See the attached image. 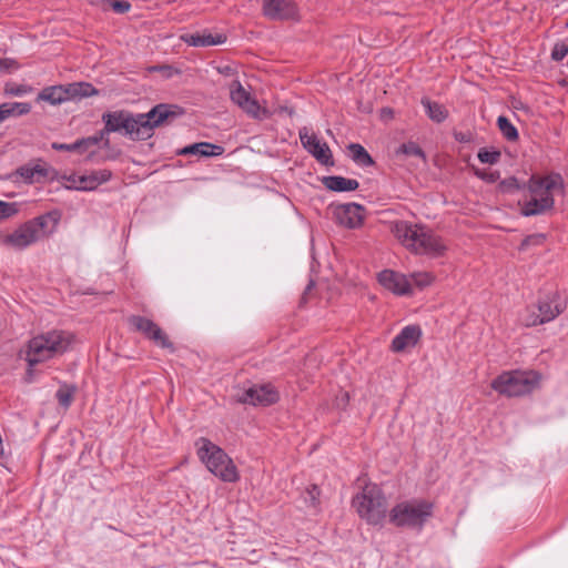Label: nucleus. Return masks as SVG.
I'll return each instance as SVG.
<instances>
[{
    "instance_id": "obj_1",
    "label": "nucleus",
    "mask_w": 568,
    "mask_h": 568,
    "mask_svg": "<svg viewBox=\"0 0 568 568\" xmlns=\"http://www.w3.org/2000/svg\"><path fill=\"white\" fill-rule=\"evenodd\" d=\"M392 231L404 246L416 254L439 257L447 250L443 239L426 226L398 221L394 224Z\"/></svg>"
},
{
    "instance_id": "obj_2",
    "label": "nucleus",
    "mask_w": 568,
    "mask_h": 568,
    "mask_svg": "<svg viewBox=\"0 0 568 568\" xmlns=\"http://www.w3.org/2000/svg\"><path fill=\"white\" fill-rule=\"evenodd\" d=\"M73 339L74 335L63 329H52L32 337L26 352L28 376H31L36 365L64 354Z\"/></svg>"
},
{
    "instance_id": "obj_3",
    "label": "nucleus",
    "mask_w": 568,
    "mask_h": 568,
    "mask_svg": "<svg viewBox=\"0 0 568 568\" xmlns=\"http://www.w3.org/2000/svg\"><path fill=\"white\" fill-rule=\"evenodd\" d=\"M435 505L426 499H412L396 504L389 511V523L398 528L420 531L433 517Z\"/></svg>"
},
{
    "instance_id": "obj_4",
    "label": "nucleus",
    "mask_w": 568,
    "mask_h": 568,
    "mask_svg": "<svg viewBox=\"0 0 568 568\" xmlns=\"http://www.w3.org/2000/svg\"><path fill=\"white\" fill-rule=\"evenodd\" d=\"M142 113H133L125 109L106 111L101 120L104 125V132L118 133L131 141L148 140Z\"/></svg>"
},
{
    "instance_id": "obj_5",
    "label": "nucleus",
    "mask_w": 568,
    "mask_h": 568,
    "mask_svg": "<svg viewBox=\"0 0 568 568\" xmlns=\"http://www.w3.org/2000/svg\"><path fill=\"white\" fill-rule=\"evenodd\" d=\"M195 445L200 459L212 474L227 483L239 479L236 466L221 447L205 437H200Z\"/></svg>"
},
{
    "instance_id": "obj_6",
    "label": "nucleus",
    "mask_w": 568,
    "mask_h": 568,
    "mask_svg": "<svg viewBox=\"0 0 568 568\" xmlns=\"http://www.w3.org/2000/svg\"><path fill=\"white\" fill-rule=\"evenodd\" d=\"M540 383V375L535 371L503 372L493 379L490 386L506 397L525 396L535 390Z\"/></svg>"
},
{
    "instance_id": "obj_7",
    "label": "nucleus",
    "mask_w": 568,
    "mask_h": 568,
    "mask_svg": "<svg viewBox=\"0 0 568 568\" xmlns=\"http://www.w3.org/2000/svg\"><path fill=\"white\" fill-rule=\"evenodd\" d=\"M359 517L369 525H379L386 517L387 499L376 484H367L352 500Z\"/></svg>"
},
{
    "instance_id": "obj_8",
    "label": "nucleus",
    "mask_w": 568,
    "mask_h": 568,
    "mask_svg": "<svg viewBox=\"0 0 568 568\" xmlns=\"http://www.w3.org/2000/svg\"><path fill=\"white\" fill-rule=\"evenodd\" d=\"M98 94L99 90L95 89L93 84L81 81L45 87L39 92L37 101H45L52 105H57L65 101L81 100Z\"/></svg>"
},
{
    "instance_id": "obj_9",
    "label": "nucleus",
    "mask_w": 568,
    "mask_h": 568,
    "mask_svg": "<svg viewBox=\"0 0 568 568\" xmlns=\"http://www.w3.org/2000/svg\"><path fill=\"white\" fill-rule=\"evenodd\" d=\"M183 114L182 106L169 103L155 104L150 111L142 113L148 140L153 136L156 128L170 125Z\"/></svg>"
},
{
    "instance_id": "obj_10",
    "label": "nucleus",
    "mask_w": 568,
    "mask_h": 568,
    "mask_svg": "<svg viewBox=\"0 0 568 568\" xmlns=\"http://www.w3.org/2000/svg\"><path fill=\"white\" fill-rule=\"evenodd\" d=\"M128 323L134 331L141 333L155 345L170 349L171 352L175 351L173 343L169 339V336L152 320L141 315H131L128 318Z\"/></svg>"
},
{
    "instance_id": "obj_11",
    "label": "nucleus",
    "mask_w": 568,
    "mask_h": 568,
    "mask_svg": "<svg viewBox=\"0 0 568 568\" xmlns=\"http://www.w3.org/2000/svg\"><path fill=\"white\" fill-rule=\"evenodd\" d=\"M230 98L233 103L240 106L246 114L253 119L262 120L267 115V110L262 109L256 99L244 89L239 80H234L230 85Z\"/></svg>"
},
{
    "instance_id": "obj_12",
    "label": "nucleus",
    "mask_w": 568,
    "mask_h": 568,
    "mask_svg": "<svg viewBox=\"0 0 568 568\" xmlns=\"http://www.w3.org/2000/svg\"><path fill=\"white\" fill-rule=\"evenodd\" d=\"M40 162L41 160H38L36 164L28 163L19 166L11 173L10 178H20L27 184L43 183L48 180L53 181L58 172L53 168Z\"/></svg>"
},
{
    "instance_id": "obj_13",
    "label": "nucleus",
    "mask_w": 568,
    "mask_h": 568,
    "mask_svg": "<svg viewBox=\"0 0 568 568\" xmlns=\"http://www.w3.org/2000/svg\"><path fill=\"white\" fill-rule=\"evenodd\" d=\"M263 14L273 21L297 19L298 12L294 0H263Z\"/></svg>"
},
{
    "instance_id": "obj_14",
    "label": "nucleus",
    "mask_w": 568,
    "mask_h": 568,
    "mask_svg": "<svg viewBox=\"0 0 568 568\" xmlns=\"http://www.w3.org/2000/svg\"><path fill=\"white\" fill-rule=\"evenodd\" d=\"M333 215L337 224L347 229H357L364 221V206L346 203L333 206Z\"/></svg>"
},
{
    "instance_id": "obj_15",
    "label": "nucleus",
    "mask_w": 568,
    "mask_h": 568,
    "mask_svg": "<svg viewBox=\"0 0 568 568\" xmlns=\"http://www.w3.org/2000/svg\"><path fill=\"white\" fill-rule=\"evenodd\" d=\"M300 139L303 148L312 154L321 164L334 165V160L328 145L322 143L315 134H308L307 129L300 130Z\"/></svg>"
},
{
    "instance_id": "obj_16",
    "label": "nucleus",
    "mask_w": 568,
    "mask_h": 568,
    "mask_svg": "<svg viewBox=\"0 0 568 568\" xmlns=\"http://www.w3.org/2000/svg\"><path fill=\"white\" fill-rule=\"evenodd\" d=\"M378 283L395 295L403 296L412 294V285L408 278L395 271L384 270L378 273Z\"/></svg>"
},
{
    "instance_id": "obj_17",
    "label": "nucleus",
    "mask_w": 568,
    "mask_h": 568,
    "mask_svg": "<svg viewBox=\"0 0 568 568\" xmlns=\"http://www.w3.org/2000/svg\"><path fill=\"white\" fill-rule=\"evenodd\" d=\"M278 398V393L274 387L261 385L246 389L240 400L244 404L268 406L275 404Z\"/></svg>"
},
{
    "instance_id": "obj_18",
    "label": "nucleus",
    "mask_w": 568,
    "mask_h": 568,
    "mask_svg": "<svg viewBox=\"0 0 568 568\" xmlns=\"http://www.w3.org/2000/svg\"><path fill=\"white\" fill-rule=\"evenodd\" d=\"M536 307L544 321L548 323L565 311L566 302L561 300L558 292H551L539 298Z\"/></svg>"
},
{
    "instance_id": "obj_19",
    "label": "nucleus",
    "mask_w": 568,
    "mask_h": 568,
    "mask_svg": "<svg viewBox=\"0 0 568 568\" xmlns=\"http://www.w3.org/2000/svg\"><path fill=\"white\" fill-rule=\"evenodd\" d=\"M559 186L564 189L562 179L559 174L539 178L531 175L526 183V189L535 196L541 197V194L552 195L551 191Z\"/></svg>"
},
{
    "instance_id": "obj_20",
    "label": "nucleus",
    "mask_w": 568,
    "mask_h": 568,
    "mask_svg": "<svg viewBox=\"0 0 568 568\" xmlns=\"http://www.w3.org/2000/svg\"><path fill=\"white\" fill-rule=\"evenodd\" d=\"M38 241V234L31 229L28 222L23 223L12 233L6 235L3 243L18 250H23Z\"/></svg>"
},
{
    "instance_id": "obj_21",
    "label": "nucleus",
    "mask_w": 568,
    "mask_h": 568,
    "mask_svg": "<svg viewBox=\"0 0 568 568\" xmlns=\"http://www.w3.org/2000/svg\"><path fill=\"white\" fill-rule=\"evenodd\" d=\"M422 336V329L418 325L405 326L392 341L390 349L399 353L407 347L415 346Z\"/></svg>"
},
{
    "instance_id": "obj_22",
    "label": "nucleus",
    "mask_w": 568,
    "mask_h": 568,
    "mask_svg": "<svg viewBox=\"0 0 568 568\" xmlns=\"http://www.w3.org/2000/svg\"><path fill=\"white\" fill-rule=\"evenodd\" d=\"M112 178V172L110 170H97L91 172L88 175H81L78 178H69L73 183L78 182V185L74 186L75 190L79 191H93L102 183L108 182Z\"/></svg>"
},
{
    "instance_id": "obj_23",
    "label": "nucleus",
    "mask_w": 568,
    "mask_h": 568,
    "mask_svg": "<svg viewBox=\"0 0 568 568\" xmlns=\"http://www.w3.org/2000/svg\"><path fill=\"white\" fill-rule=\"evenodd\" d=\"M555 206L554 195L541 194V197L534 196L529 201L524 202L520 213L524 216L541 215L551 211Z\"/></svg>"
},
{
    "instance_id": "obj_24",
    "label": "nucleus",
    "mask_w": 568,
    "mask_h": 568,
    "mask_svg": "<svg viewBox=\"0 0 568 568\" xmlns=\"http://www.w3.org/2000/svg\"><path fill=\"white\" fill-rule=\"evenodd\" d=\"M60 217L61 214L59 211H51L28 221V224L31 226L34 233L38 234L39 240L41 236H45L52 233L59 223Z\"/></svg>"
},
{
    "instance_id": "obj_25",
    "label": "nucleus",
    "mask_w": 568,
    "mask_h": 568,
    "mask_svg": "<svg viewBox=\"0 0 568 568\" xmlns=\"http://www.w3.org/2000/svg\"><path fill=\"white\" fill-rule=\"evenodd\" d=\"M224 148L211 142H196L186 145L176 151L178 155H199L202 158L220 156L224 153Z\"/></svg>"
},
{
    "instance_id": "obj_26",
    "label": "nucleus",
    "mask_w": 568,
    "mask_h": 568,
    "mask_svg": "<svg viewBox=\"0 0 568 568\" xmlns=\"http://www.w3.org/2000/svg\"><path fill=\"white\" fill-rule=\"evenodd\" d=\"M187 45L205 48L222 44L226 41V36L217 33L213 36L207 30L203 32L186 33L181 38Z\"/></svg>"
},
{
    "instance_id": "obj_27",
    "label": "nucleus",
    "mask_w": 568,
    "mask_h": 568,
    "mask_svg": "<svg viewBox=\"0 0 568 568\" xmlns=\"http://www.w3.org/2000/svg\"><path fill=\"white\" fill-rule=\"evenodd\" d=\"M323 185L333 192H352L358 189L359 183L355 179H347L341 175H328L322 179Z\"/></svg>"
},
{
    "instance_id": "obj_28",
    "label": "nucleus",
    "mask_w": 568,
    "mask_h": 568,
    "mask_svg": "<svg viewBox=\"0 0 568 568\" xmlns=\"http://www.w3.org/2000/svg\"><path fill=\"white\" fill-rule=\"evenodd\" d=\"M420 103L425 108L426 114L435 123H443L449 115L448 110L440 103L424 97Z\"/></svg>"
},
{
    "instance_id": "obj_29",
    "label": "nucleus",
    "mask_w": 568,
    "mask_h": 568,
    "mask_svg": "<svg viewBox=\"0 0 568 568\" xmlns=\"http://www.w3.org/2000/svg\"><path fill=\"white\" fill-rule=\"evenodd\" d=\"M351 159L359 166H372L375 164L374 159L359 143H349L347 145Z\"/></svg>"
},
{
    "instance_id": "obj_30",
    "label": "nucleus",
    "mask_w": 568,
    "mask_h": 568,
    "mask_svg": "<svg viewBox=\"0 0 568 568\" xmlns=\"http://www.w3.org/2000/svg\"><path fill=\"white\" fill-rule=\"evenodd\" d=\"M497 126L503 136L509 142H516L519 139V133L516 126L505 115H499L497 119Z\"/></svg>"
},
{
    "instance_id": "obj_31",
    "label": "nucleus",
    "mask_w": 568,
    "mask_h": 568,
    "mask_svg": "<svg viewBox=\"0 0 568 568\" xmlns=\"http://www.w3.org/2000/svg\"><path fill=\"white\" fill-rule=\"evenodd\" d=\"M3 109L7 110V119L26 115L31 111V104L28 102H4L1 103Z\"/></svg>"
},
{
    "instance_id": "obj_32",
    "label": "nucleus",
    "mask_w": 568,
    "mask_h": 568,
    "mask_svg": "<svg viewBox=\"0 0 568 568\" xmlns=\"http://www.w3.org/2000/svg\"><path fill=\"white\" fill-rule=\"evenodd\" d=\"M396 154H404L406 156H416L422 159L424 162L427 161L426 153L424 150L414 141H408L399 145L396 150Z\"/></svg>"
},
{
    "instance_id": "obj_33",
    "label": "nucleus",
    "mask_w": 568,
    "mask_h": 568,
    "mask_svg": "<svg viewBox=\"0 0 568 568\" xmlns=\"http://www.w3.org/2000/svg\"><path fill=\"white\" fill-rule=\"evenodd\" d=\"M74 393H75V386L63 384L57 390L55 398L62 407L69 408L73 400Z\"/></svg>"
},
{
    "instance_id": "obj_34",
    "label": "nucleus",
    "mask_w": 568,
    "mask_h": 568,
    "mask_svg": "<svg viewBox=\"0 0 568 568\" xmlns=\"http://www.w3.org/2000/svg\"><path fill=\"white\" fill-rule=\"evenodd\" d=\"M526 183H520L517 178L509 176L501 180L498 184V190L501 193L513 194L517 191L525 190Z\"/></svg>"
},
{
    "instance_id": "obj_35",
    "label": "nucleus",
    "mask_w": 568,
    "mask_h": 568,
    "mask_svg": "<svg viewBox=\"0 0 568 568\" xmlns=\"http://www.w3.org/2000/svg\"><path fill=\"white\" fill-rule=\"evenodd\" d=\"M321 489L317 485L313 484L304 491L303 499L307 507L318 509L320 507Z\"/></svg>"
},
{
    "instance_id": "obj_36",
    "label": "nucleus",
    "mask_w": 568,
    "mask_h": 568,
    "mask_svg": "<svg viewBox=\"0 0 568 568\" xmlns=\"http://www.w3.org/2000/svg\"><path fill=\"white\" fill-rule=\"evenodd\" d=\"M102 10L112 9L115 13L123 14L130 11L131 3L126 0H101Z\"/></svg>"
},
{
    "instance_id": "obj_37",
    "label": "nucleus",
    "mask_w": 568,
    "mask_h": 568,
    "mask_svg": "<svg viewBox=\"0 0 568 568\" xmlns=\"http://www.w3.org/2000/svg\"><path fill=\"white\" fill-rule=\"evenodd\" d=\"M6 95L22 97L32 92V87L28 84H18L16 82H7L3 88Z\"/></svg>"
},
{
    "instance_id": "obj_38",
    "label": "nucleus",
    "mask_w": 568,
    "mask_h": 568,
    "mask_svg": "<svg viewBox=\"0 0 568 568\" xmlns=\"http://www.w3.org/2000/svg\"><path fill=\"white\" fill-rule=\"evenodd\" d=\"M477 158L481 163L496 164L501 158V153L496 149L481 148L477 153Z\"/></svg>"
},
{
    "instance_id": "obj_39",
    "label": "nucleus",
    "mask_w": 568,
    "mask_h": 568,
    "mask_svg": "<svg viewBox=\"0 0 568 568\" xmlns=\"http://www.w3.org/2000/svg\"><path fill=\"white\" fill-rule=\"evenodd\" d=\"M546 241V236L545 234H541V233H536V234H530V235H527L520 243L518 250L524 252L526 251L529 246H539V245H542Z\"/></svg>"
},
{
    "instance_id": "obj_40",
    "label": "nucleus",
    "mask_w": 568,
    "mask_h": 568,
    "mask_svg": "<svg viewBox=\"0 0 568 568\" xmlns=\"http://www.w3.org/2000/svg\"><path fill=\"white\" fill-rule=\"evenodd\" d=\"M109 135H110L109 132H104V126H103L94 135L84 138V140L87 142V145H89V148H91L93 145H98L100 142L103 143V148H109L110 146Z\"/></svg>"
},
{
    "instance_id": "obj_41",
    "label": "nucleus",
    "mask_w": 568,
    "mask_h": 568,
    "mask_svg": "<svg viewBox=\"0 0 568 568\" xmlns=\"http://www.w3.org/2000/svg\"><path fill=\"white\" fill-rule=\"evenodd\" d=\"M20 67V63L12 58H0V74H11Z\"/></svg>"
},
{
    "instance_id": "obj_42",
    "label": "nucleus",
    "mask_w": 568,
    "mask_h": 568,
    "mask_svg": "<svg viewBox=\"0 0 568 568\" xmlns=\"http://www.w3.org/2000/svg\"><path fill=\"white\" fill-rule=\"evenodd\" d=\"M19 212L16 202L9 203L0 200V220L9 219Z\"/></svg>"
},
{
    "instance_id": "obj_43",
    "label": "nucleus",
    "mask_w": 568,
    "mask_h": 568,
    "mask_svg": "<svg viewBox=\"0 0 568 568\" xmlns=\"http://www.w3.org/2000/svg\"><path fill=\"white\" fill-rule=\"evenodd\" d=\"M474 174L478 179H480L487 183H495L500 178L499 171H486V170H481V169H474Z\"/></svg>"
},
{
    "instance_id": "obj_44",
    "label": "nucleus",
    "mask_w": 568,
    "mask_h": 568,
    "mask_svg": "<svg viewBox=\"0 0 568 568\" xmlns=\"http://www.w3.org/2000/svg\"><path fill=\"white\" fill-rule=\"evenodd\" d=\"M568 55V44L565 41L556 42L551 50V59L561 61Z\"/></svg>"
},
{
    "instance_id": "obj_45",
    "label": "nucleus",
    "mask_w": 568,
    "mask_h": 568,
    "mask_svg": "<svg viewBox=\"0 0 568 568\" xmlns=\"http://www.w3.org/2000/svg\"><path fill=\"white\" fill-rule=\"evenodd\" d=\"M523 323L527 327H531V326L545 324L546 322L544 321V318L540 316L539 313H536L534 310L528 308L527 314L523 318Z\"/></svg>"
},
{
    "instance_id": "obj_46",
    "label": "nucleus",
    "mask_w": 568,
    "mask_h": 568,
    "mask_svg": "<svg viewBox=\"0 0 568 568\" xmlns=\"http://www.w3.org/2000/svg\"><path fill=\"white\" fill-rule=\"evenodd\" d=\"M414 283L423 288L432 284L434 277L429 273H416L412 275Z\"/></svg>"
},
{
    "instance_id": "obj_47",
    "label": "nucleus",
    "mask_w": 568,
    "mask_h": 568,
    "mask_svg": "<svg viewBox=\"0 0 568 568\" xmlns=\"http://www.w3.org/2000/svg\"><path fill=\"white\" fill-rule=\"evenodd\" d=\"M454 139L459 143H471L474 141V134L470 131H454Z\"/></svg>"
},
{
    "instance_id": "obj_48",
    "label": "nucleus",
    "mask_w": 568,
    "mask_h": 568,
    "mask_svg": "<svg viewBox=\"0 0 568 568\" xmlns=\"http://www.w3.org/2000/svg\"><path fill=\"white\" fill-rule=\"evenodd\" d=\"M51 146L55 151L74 152L77 150V148L79 146V144H73V143L67 144V143L53 142Z\"/></svg>"
},
{
    "instance_id": "obj_49",
    "label": "nucleus",
    "mask_w": 568,
    "mask_h": 568,
    "mask_svg": "<svg viewBox=\"0 0 568 568\" xmlns=\"http://www.w3.org/2000/svg\"><path fill=\"white\" fill-rule=\"evenodd\" d=\"M73 144H79L74 152L83 153L89 149V145H87L84 138L78 139L75 142H73Z\"/></svg>"
},
{
    "instance_id": "obj_50",
    "label": "nucleus",
    "mask_w": 568,
    "mask_h": 568,
    "mask_svg": "<svg viewBox=\"0 0 568 568\" xmlns=\"http://www.w3.org/2000/svg\"><path fill=\"white\" fill-rule=\"evenodd\" d=\"M382 115L392 119L394 116V111L390 108H384L382 109Z\"/></svg>"
},
{
    "instance_id": "obj_51",
    "label": "nucleus",
    "mask_w": 568,
    "mask_h": 568,
    "mask_svg": "<svg viewBox=\"0 0 568 568\" xmlns=\"http://www.w3.org/2000/svg\"><path fill=\"white\" fill-rule=\"evenodd\" d=\"M7 110L3 109V105L0 104V123L7 120V114H4Z\"/></svg>"
},
{
    "instance_id": "obj_52",
    "label": "nucleus",
    "mask_w": 568,
    "mask_h": 568,
    "mask_svg": "<svg viewBox=\"0 0 568 568\" xmlns=\"http://www.w3.org/2000/svg\"><path fill=\"white\" fill-rule=\"evenodd\" d=\"M315 283L314 281H310V283L307 284V286L305 287V291L303 293V297L314 287Z\"/></svg>"
},
{
    "instance_id": "obj_53",
    "label": "nucleus",
    "mask_w": 568,
    "mask_h": 568,
    "mask_svg": "<svg viewBox=\"0 0 568 568\" xmlns=\"http://www.w3.org/2000/svg\"><path fill=\"white\" fill-rule=\"evenodd\" d=\"M252 555L254 556V559H252L253 561H256L260 556H256V550H252Z\"/></svg>"
},
{
    "instance_id": "obj_54",
    "label": "nucleus",
    "mask_w": 568,
    "mask_h": 568,
    "mask_svg": "<svg viewBox=\"0 0 568 568\" xmlns=\"http://www.w3.org/2000/svg\"><path fill=\"white\" fill-rule=\"evenodd\" d=\"M229 70H230V68L226 67L223 72L226 73Z\"/></svg>"
},
{
    "instance_id": "obj_55",
    "label": "nucleus",
    "mask_w": 568,
    "mask_h": 568,
    "mask_svg": "<svg viewBox=\"0 0 568 568\" xmlns=\"http://www.w3.org/2000/svg\"><path fill=\"white\" fill-rule=\"evenodd\" d=\"M567 67H568V61H567Z\"/></svg>"
}]
</instances>
